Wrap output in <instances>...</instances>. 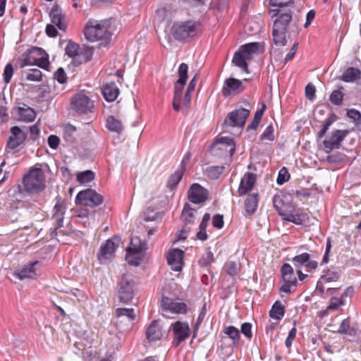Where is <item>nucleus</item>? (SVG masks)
<instances>
[{"instance_id":"nucleus-1","label":"nucleus","mask_w":361,"mask_h":361,"mask_svg":"<svg viewBox=\"0 0 361 361\" xmlns=\"http://www.w3.org/2000/svg\"><path fill=\"white\" fill-rule=\"evenodd\" d=\"M114 27L111 20L90 19L85 27L84 33L88 41L97 42L107 39L111 36Z\"/></svg>"},{"instance_id":"nucleus-2","label":"nucleus","mask_w":361,"mask_h":361,"mask_svg":"<svg viewBox=\"0 0 361 361\" xmlns=\"http://www.w3.org/2000/svg\"><path fill=\"white\" fill-rule=\"evenodd\" d=\"M270 13L271 17L276 16L273 25V39L276 45L285 46L287 43L286 32L287 26L292 19V14L290 11L280 13L278 9H272Z\"/></svg>"},{"instance_id":"nucleus-3","label":"nucleus","mask_w":361,"mask_h":361,"mask_svg":"<svg viewBox=\"0 0 361 361\" xmlns=\"http://www.w3.org/2000/svg\"><path fill=\"white\" fill-rule=\"evenodd\" d=\"M260 51L261 44L258 42H252L242 45L239 50L235 53L232 63L235 66L241 68L245 73H248L247 61Z\"/></svg>"},{"instance_id":"nucleus-4","label":"nucleus","mask_w":361,"mask_h":361,"mask_svg":"<svg viewBox=\"0 0 361 361\" xmlns=\"http://www.w3.org/2000/svg\"><path fill=\"white\" fill-rule=\"evenodd\" d=\"M260 51L261 44L258 42H252L242 45L239 50L235 53L232 63L235 66L241 68L245 73H248L247 61Z\"/></svg>"},{"instance_id":"nucleus-5","label":"nucleus","mask_w":361,"mask_h":361,"mask_svg":"<svg viewBox=\"0 0 361 361\" xmlns=\"http://www.w3.org/2000/svg\"><path fill=\"white\" fill-rule=\"evenodd\" d=\"M250 113V110L244 108L229 113L224 123L225 130L233 134L240 133Z\"/></svg>"},{"instance_id":"nucleus-6","label":"nucleus","mask_w":361,"mask_h":361,"mask_svg":"<svg viewBox=\"0 0 361 361\" xmlns=\"http://www.w3.org/2000/svg\"><path fill=\"white\" fill-rule=\"evenodd\" d=\"M200 28V24L193 20L178 21L172 25L170 33L176 39L184 40L195 36Z\"/></svg>"},{"instance_id":"nucleus-7","label":"nucleus","mask_w":361,"mask_h":361,"mask_svg":"<svg viewBox=\"0 0 361 361\" xmlns=\"http://www.w3.org/2000/svg\"><path fill=\"white\" fill-rule=\"evenodd\" d=\"M23 183L27 192H40L46 186L45 174L41 169L34 167L23 177Z\"/></svg>"},{"instance_id":"nucleus-8","label":"nucleus","mask_w":361,"mask_h":361,"mask_svg":"<svg viewBox=\"0 0 361 361\" xmlns=\"http://www.w3.org/2000/svg\"><path fill=\"white\" fill-rule=\"evenodd\" d=\"M147 250L146 243L139 237H133L126 249V260L133 266H138L143 260Z\"/></svg>"},{"instance_id":"nucleus-9","label":"nucleus","mask_w":361,"mask_h":361,"mask_svg":"<svg viewBox=\"0 0 361 361\" xmlns=\"http://www.w3.org/2000/svg\"><path fill=\"white\" fill-rule=\"evenodd\" d=\"M235 150V145L232 138L222 137L218 138L212 145L211 152L215 157L230 161Z\"/></svg>"},{"instance_id":"nucleus-10","label":"nucleus","mask_w":361,"mask_h":361,"mask_svg":"<svg viewBox=\"0 0 361 361\" xmlns=\"http://www.w3.org/2000/svg\"><path fill=\"white\" fill-rule=\"evenodd\" d=\"M32 65H36L42 68L47 69L49 66L48 54L41 48H32L25 56L22 66Z\"/></svg>"},{"instance_id":"nucleus-11","label":"nucleus","mask_w":361,"mask_h":361,"mask_svg":"<svg viewBox=\"0 0 361 361\" xmlns=\"http://www.w3.org/2000/svg\"><path fill=\"white\" fill-rule=\"evenodd\" d=\"M66 54L70 58H73L75 63L81 64L90 60L92 56V50L90 49H80L78 44L69 41L65 49Z\"/></svg>"},{"instance_id":"nucleus-12","label":"nucleus","mask_w":361,"mask_h":361,"mask_svg":"<svg viewBox=\"0 0 361 361\" xmlns=\"http://www.w3.org/2000/svg\"><path fill=\"white\" fill-rule=\"evenodd\" d=\"M76 204H80L90 207H96L103 202V197L94 190L87 189L82 190L77 195Z\"/></svg>"},{"instance_id":"nucleus-13","label":"nucleus","mask_w":361,"mask_h":361,"mask_svg":"<svg viewBox=\"0 0 361 361\" xmlns=\"http://www.w3.org/2000/svg\"><path fill=\"white\" fill-rule=\"evenodd\" d=\"M188 66L186 63H181L178 68V80L175 84L174 97L173 100V109H178V102L180 97L182 95L184 86L188 79Z\"/></svg>"},{"instance_id":"nucleus-14","label":"nucleus","mask_w":361,"mask_h":361,"mask_svg":"<svg viewBox=\"0 0 361 361\" xmlns=\"http://www.w3.org/2000/svg\"><path fill=\"white\" fill-rule=\"evenodd\" d=\"M120 239L117 237L112 238L106 241L101 246L97 257L101 263H106L111 259L114 254L116 249L118 247Z\"/></svg>"},{"instance_id":"nucleus-15","label":"nucleus","mask_w":361,"mask_h":361,"mask_svg":"<svg viewBox=\"0 0 361 361\" xmlns=\"http://www.w3.org/2000/svg\"><path fill=\"white\" fill-rule=\"evenodd\" d=\"M348 130H336L331 132L323 142L324 150L326 153L331 152L334 149H338L344 137L348 135Z\"/></svg>"},{"instance_id":"nucleus-16","label":"nucleus","mask_w":361,"mask_h":361,"mask_svg":"<svg viewBox=\"0 0 361 361\" xmlns=\"http://www.w3.org/2000/svg\"><path fill=\"white\" fill-rule=\"evenodd\" d=\"M10 133L11 135L8 140L7 149L13 150L18 148L25 141L27 130L25 127L13 126L11 128Z\"/></svg>"},{"instance_id":"nucleus-17","label":"nucleus","mask_w":361,"mask_h":361,"mask_svg":"<svg viewBox=\"0 0 361 361\" xmlns=\"http://www.w3.org/2000/svg\"><path fill=\"white\" fill-rule=\"evenodd\" d=\"M133 280L130 275H123L119 284L118 293L121 300L129 302L133 296Z\"/></svg>"},{"instance_id":"nucleus-18","label":"nucleus","mask_w":361,"mask_h":361,"mask_svg":"<svg viewBox=\"0 0 361 361\" xmlns=\"http://www.w3.org/2000/svg\"><path fill=\"white\" fill-rule=\"evenodd\" d=\"M12 114L16 120L23 122H32L36 117L35 110L25 104L16 106Z\"/></svg>"},{"instance_id":"nucleus-19","label":"nucleus","mask_w":361,"mask_h":361,"mask_svg":"<svg viewBox=\"0 0 361 361\" xmlns=\"http://www.w3.org/2000/svg\"><path fill=\"white\" fill-rule=\"evenodd\" d=\"M171 326L174 334L173 343L178 346L189 336L190 327L188 323L180 321L173 323Z\"/></svg>"},{"instance_id":"nucleus-20","label":"nucleus","mask_w":361,"mask_h":361,"mask_svg":"<svg viewBox=\"0 0 361 361\" xmlns=\"http://www.w3.org/2000/svg\"><path fill=\"white\" fill-rule=\"evenodd\" d=\"M189 200L194 204L204 202L208 197V191L198 183H193L188 192Z\"/></svg>"},{"instance_id":"nucleus-21","label":"nucleus","mask_w":361,"mask_h":361,"mask_svg":"<svg viewBox=\"0 0 361 361\" xmlns=\"http://www.w3.org/2000/svg\"><path fill=\"white\" fill-rule=\"evenodd\" d=\"M274 207L283 219L290 212L294 211V205L289 202L286 196L275 195L273 199Z\"/></svg>"},{"instance_id":"nucleus-22","label":"nucleus","mask_w":361,"mask_h":361,"mask_svg":"<svg viewBox=\"0 0 361 361\" xmlns=\"http://www.w3.org/2000/svg\"><path fill=\"white\" fill-rule=\"evenodd\" d=\"M51 24L56 25L60 30L65 32L67 28V21L65 14L59 5L55 4L50 13Z\"/></svg>"},{"instance_id":"nucleus-23","label":"nucleus","mask_w":361,"mask_h":361,"mask_svg":"<svg viewBox=\"0 0 361 361\" xmlns=\"http://www.w3.org/2000/svg\"><path fill=\"white\" fill-rule=\"evenodd\" d=\"M71 106L77 111L86 113L91 110L93 104L87 96L82 93H79L73 98Z\"/></svg>"},{"instance_id":"nucleus-24","label":"nucleus","mask_w":361,"mask_h":361,"mask_svg":"<svg viewBox=\"0 0 361 361\" xmlns=\"http://www.w3.org/2000/svg\"><path fill=\"white\" fill-rule=\"evenodd\" d=\"M167 261L171 269L180 271L183 265V252L180 249L170 250L167 255Z\"/></svg>"},{"instance_id":"nucleus-25","label":"nucleus","mask_w":361,"mask_h":361,"mask_svg":"<svg viewBox=\"0 0 361 361\" xmlns=\"http://www.w3.org/2000/svg\"><path fill=\"white\" fill-rule=\"evenodd\" d=\"M162 310L174 314H184L187 312L186 304L176 302L170 298H164L161 300Z\"/></svg>"},{"instance_id":"nucleus-26","label":"nucleus","mask_w":361,"mask_h":361,"mask_svg":"<svg viewBox=\"0 0 361 361\" xmlns=\"http://www.w3.org/2000/svg\"><path fill=\"white\" fill-rule=\"evenodd\" d=\"M39 264L38 261H35L32 263L25 265L22 269L16 270L14 272L16 276L20 280L25 279H35L37 276V266Z\"/></svg>"},{"instance_id":"nucleus-27","label":"nucleus","mask_w":361,"mask_h":361,"mask_svg":"<svg viewBox=\"0 0 361 361\" xmlns=\"http://www.w3.org/2000/svg\"><path fill=\"white\" fill-rule=\"evenodd\" d=\"M244 89L240 80L235 78H228L226 80L224 86L222 89L224 96L227 97L231 94H235L242 92Z\"/></svg>"},{"instance_id":"nucleus-28","label":"nucleus","mask_w":361,"mask_h":361,"mask_svg":"<svg viewBox=\"0 0 361 361\" xmlns=\"http://www.w3.org/2000/svg\"><path fill=\"white\" fill-rule=\"evenodd\" d=\"M256 181V176L252 173L247 172L242 178L238 190L240 196L245 195L250 191Z\"/></svg>"},{"instance_id":"nucleus-29","label":"nucleus","mask_w":361,"mask_h":361,"mask_svg":"<svg viewBox=\"0 0 361 361\" xmlns=\"http://www.w3.org/2000/svg\"><path fill=\"white\" fill-rule=\"evenodd\" d=\"M293 262L295 267L300 268L302 266L310 269H315L317 267V262L310 259V255L308 253H302L293 257Z\"/></svg>"},{"instance_id":"nucleus-30","label":"nucleus","mask_w":361,"mask_h":361,"mask_svg":"<svg viewBox=\"0 0 361 361\" xmlns=\"http://www.w3.org/2000/svg\"><path fill=\"white\" fill-rule=\"evenodd\" d=\"M66 209V203L63 201L58 200L53 209V219L56 224V229L62 226Z\"/></svg>"},{"instance_id":"nucleus-31","label":"nucleus","mask_w":361,"mask_h":361,"mask_svg":"<svg viewBox=\"0 0 361 361\" xmlns=\"http://www.w3.org/2000/svg\"><path fill=\"white\" fill-rule=\"evenodd\" d=\"M308 219L307 213L302 212L301 209H298L294 207V211L290 212L286 217V221L293 222L295 224H302L306 222Z\"/></svg>"},{"instance_id":"nucleus-32","label":"nucleus","mask_w":361,"mask_h":361,"mask_svg":"<svg viewBox=\"0 0 361 361\" xmlns=\"http://www.w3.org/2000/svg\"><path fill=\"white\" fill-rule=\"evenodd\" d=\"M281 271L283 282L297 285L296 276L294 274L293 267L290 264H284L281 267Z\"/></svg>"},{"instance_id":"nucleus-33","label":"nucleus","mask_w":361,"mask_h":361,"mask_svg":"<svg viewBox=\"0 0 361 361\" xmlns=\"http://www.w3.org/2000/svg\"><path fill=\"white\" fill-rule=\"evenodd\" d=\"M146 336L150 341L159 340L162 337L163 334L157 321H154L151 323L147 330Z\"/></svg>"},{"instance_id":"nucleus-34","label":"nucleus","mask_w":361,"mask_h":361,"mask_svg":"<svg viewBox=\"0 0 361 361\" xmlns=\"http://www.w3.org/2000/svg\"><path fill=\"white\" fill-rule=\"evenodd\" d=\"M329 330L338 333V334H348L350 336L355 335V331L353 329H350V321L349 319H343L341 323L340 324V326L338 327H336L334 324H330L329 325Z\"/></svg>"},{"instance_id":"nucleus-35","label":"nucleus","mask_w":361,"mask_h":361,"mask_svg":"<svg viewBox=\"0 0 361 361\" xmlns=\"http://www.w3.org/2000/svg\"><path fill=\"white\" fill-rule=\"evenodd\" d=\"M103 95L108 102L114 101L118 94V88L114 82L107 83L103 88Z\"/></svg>"},{"instance_id":"nucleus-36","label":"nucleus","mask_w":361,"mask_h":361,"mask_svg":"<svg viewBox=\"0 0 361 361\" xmlns=\"http://www.w3.org/2000/svg\"><path fill=\"white\" fill-rule=\"evenodd\" d=\"M185 169L183 166L178 168L168 179L166 187L172 190L176 188L179 182L181 180L184 174Z\"/></svg>"},{"instance_id":"nucleus-37","label":"nucleus","mask_w":361,"mask_h":361,"mask_svg":"<svg viewBox=\"0 0 361 361\" xmlns=\"http://www.w3.org/2000/svg\"><path fill=\"white\" fill-rule=\"evenodd\" d=\"M258 201L259 195L257 193L255 192L248 195L245 202V211L247 214L252 215L255 212L257 208Z\"/></svg>"},{"instance_id":"nucleus-38","label":"nucleus","mask_w":361,"mask_h":361,"mask_svg":"<svg viewBox=\"0 0 361 361\" xmlns=\"http://www.w3.org/2000/svg\"><path fill=\"white\" fill-rule=\"evenodd\" d=\"M339 278V275L336 272H328L325 275L321 277L319 283L322 287L321 290L323 291L324 288H326L327 290L336 288V287H331L328 286L331 281H336Z\"/></svg>"},{"instance_id":"nucleus-39","label":"nucleus","mask_w":361,"mask_h":361,"mask_svg":"<svg viewBox=\"0 0 361 361\" xmlns=\"http://www.w3.org/2000/svg\"><path fill=\"white\" fill-rule=\"evenodd\" d=\"M106 127L112 132L121 133L123 130L121 121L113 116H109L106 119Z\"/></svg>"},{"instance_id":"nucleus-40","label":"nucleus","mask_w":361,"mask_h":361,"mask_svg":"<svg viewBox=\"0 0 361 361\" xmlns=\"http://www.w3.org/2000/svg\"><path fill=\"white\" fill-rule=\"evenodd\" d=\"M361 76V72L355 68H348L342 75V80L345 82H354L358 80Z\"/></svg>"},{"instance_id":"nucleus-41","label":"nucleus","mask_w":361,"mask_h":361,"mask_svg":"<svg viewBox=\"0 0 361 361\" xmlns=\"http://www.w3.org/2000/svg\"><path fill=\"white\" fill-rule=\"evenodd\" d=\"M270 317L275 319H281L284 314L283 306L279 302H276L269 312Z\"/></svg>"},{"instance_id":"nucleus-42","label":"nucleus","mask_w":361,"mask_h":361,"mask_svg":"<svg viewBox=\"0 0 361 361\" xmlns=\"http://www.w3.org/2000/svg\"><path fill=\"white\" fill-rule=\"evenodd\" d=\"M94 173L92 171L89 170L82 172L77 176V180L81 184L88 183L91 182L94 179Z\"/></svg>"},{"instance_id":"nucleus-43","label":"nucleus","mask_w":361,"mask_h":361,"mask_svg":"<svg viewBox=\"0 0 361 361\" xmlns=\"http://www.w3.org/2000/svg\"><path fill=\"white\" fill-rule=\"evenodd\" d=\"M190 102H191V95L189 94L188 93L185 92L183 97H182V95H180V100L178 102V106H179L178 109H174V110L175 111H184L185 109H187L190 104Z\"/></svg>"},{"instance_id":"nucleus-44","label":"nucleus","mask_w":361,"mask_h":361,"mask_svg":"<svg viewBox=\"0 0 361 361\" xmlns=\"http://www.w3.org/2000/svg\"><path fill=\"white\" fill-rule=\"evenodd\" d=\"M116 315L118 317H126L130 321L133 320L135 317L133 309L128 308H118Z\"/></svg>"},{"instance_id":"nucleus-45","label":"nucleus","mask_w":361,"mask_h":361,"mask_svg":"<svg viewBox=\"0 0 361 361\" xmlns=\"http://www.w3.org/2000/svg\"><path fill=\"white\" fill-rule=\"evenodd\" d=\"M224 333L229 336L233 341L238 342L240 338V332L239 330L232 326L226 327L224 329Z\"/></svg>"},{"instance_id":"nucleus-46","label":"nucleus","mask_w":361,"mask_h":361,"mask_svg":"<svg viewBox=\"0 0 361 361\" xmlns=\"http://www.w3.org/2000/svg\"><path fill=\"white\" fill-rule=\"evenodd\" d=\"M347 116L355 125L361 123V114L357 110L354 109H348L347 111Z\"/></svg>"},{"instance_id":"nucleus-47","label":"nucleus","mask_w":361,"mask_h":361,"mask_svg":"<svg viewBox=\"0 0 361 361\" xmlns=\"http://www.w3.org/2000/svg\"><path fill=\"white\" fill-rule=\"evenodd\" d=\"M346 158V156L340 152H336L332 154H330L327 157V160L330 163L337 164L343 161Z\"/></svg>"},{"instance_id":"nucleus-48","label":"nucleus","mask_w":361,"mask_h":361,"mask_svg":"<svg viewBox=\"0 0 361 361\" xmlns=\"http://www.w3.org/2000/svg\"><path fill=\"white\" fill-rule=\"evenodd\" d=\"M42 72L38 69H32L27 74L26 78L30 81L38 82L42 80Z\"/></svg>"},{"instance_id":"nucleus-49","label":"nucleus","mask_w":361,"mask_h":361,"mask_svg":"<svg viewBox=\"0 0 361 361\" xmlns=\"http://www.w3.org/2000/svg\"><path fill=\"white\" fill-rule=\"evenodd\" d=\"M343 93L339 90H334L330 95V101L332 104L339 105L343 101Z\"/></svg>"},{"instance_id":"nucleus-50","label":"nucleus","mask_w":361,"mask_h":361,"mask_svg":"<svg viewBox=\"0 0 361 361\" xmlns=\"http://www.w3.org/2000/svg\"><path fill=\"white\" fill-rule=\"evenodd\" d=\"M194 218L192 210L190 208L185 207L181 214V219L185 223H190L193 221Z\"/></svg>"},{"instance_id":"nucleus-51","label":"nucleus","mask_w":361,"mask_h":361,"mask_svg":"<svg viewBox=\"0 0 361 361\" xmlns=\"http://www.w3.org/2000/svg\"><path fill=\"white\" fill-rule=\"evenodd\" d=\"M226 272L231 276H235L238 274L240 268L234 262H228L225 264Z\"/></svg>"},{"instance_id":"nucleus-52","label":"nucleus","mask_w":361,"mask_h":361,"mask_svg":"<svg viewBox=\"0 0 361 361\" xmlns=\"http://www.w3.org/2000/svg\"><path fill=\"white\" fill-rule=\"evenodd\" d=\"M289 177L290 175L288 170L285 167L282 168L279 173L277 183L279 185L283 184L285 182L288 180Z\"/></svg>"},{"instance_id":"nucleus-53","label":"nucleus","mask_w":361,"mask_h":361,"mask_svg":"<svg viewBox=\"0 0 361 361\" xmlns=\"http://www.w3.org/2000/svg\"><path fill=\"white\" fill-rule=\"evenodd\" d=\"M261 139L269 141H272L274 139V128L272 126H269L268 127H267V128L261 135Z\"/></svg>"},{"instance_id":"nucleus-54","label":"nucleus","mask_w":361,"mask_h":361,"mask_svg":"<svg viewBox=\"0 0 361 361\" xmlns=\"http://www.w3.org/2000/svg\"><path fill=\"white\" fill-rule=\"evenodd\" d=\"M54 78L61 84H63L66 82L67 76L62 68H59L54 73Z\"/></svg>"},{"instance_id":"nucleus-55","label":"nucleus","mask_w":361,"mask_h":361,"mask_svg":"<svg viewBox=\"0 0 361 361\" xmlns=\"http://www.w3.org/2000/svg\"><path fill=\"white\" fill-rule=\"evenodd\" d=\"M13 74V68L12 66L8 63L5 67L4 71V80L6 83H9Z\"/></svg>"},{"instance_id":"nucleus-56","label":"nucleus","mask_w":361,"mask_h":361,"mask_svg":"<svg viewBox=\"0 0 361 361\" xmlns=\"http://www.w3.org/2000/svg\"><path fill=\"white\" fill-rule=\"evenodd\" d=\"M213 261H214L213 253L212 252L209 251L206 253V255L204 257H202L200 259L199 263L202 266H207V265L211 264L212 262H213Z\"/></svg>"},{"instance_id":"nucleus-57","label":"nucleus","mask_w":361,"mask_h":361,"mask_svg":"<svg viewBox=\"0 0 361 361\" xmlns=\"http://www.w3.org/2000/svg\"><path fill=\"white\" fill-rule=\"evenodd\" d=\"M296 327L294 325V326L291 329V330L288 333V336L286 340V345L287 348H290L292 345L293 341L295 338L296 336Z\"/></svg>"},{"instance_id":"nucleus-58","label":"nucleus","mask_w":361,"mask_h":361,"mask_svg":"<svg viewBox=\"0 0 361 361\" xmlns=\"http://www.w3.org/2000/svg\"><path fill=\"white\" fill-rule=\"evenodd\" d=\"M224 216L223 215L216 214L212 218V224L217 228H221L224 226Z\"/></svg>"},{"instance_id":"nucleus-59","label":"nucleus","mask_w":361,"mask_h":361,"mask_svg":"<svg viewBox=\"0 0 361 361\" xmlns=\"http://www.w3.org/2000/svg\"><path fill=\"white\" fill-rule=\"evenodd\" d=\"M241 332L245 336L250 338L252 336V325L250 323H243L241 325Z\"/></svg>"},{"instance_id":"nucleus-60","label":"nucleus","mask_w":361,"mask_h":361,"mask_svg":"<svg viewBox=\"0 0 361 361\" xmlns=\"http://www.w3.org/2000/svg\"><path fill=\"white\" fill-rule=\"evenodd\" d=\"M343 304V302L341 299L338 298H331L330 302L327 307V310H338L339 306Z\"/></svg>"},{"instance_id":"nucleus-61","label":"nucleus","mask_w":361,"mask_h":361,"mask_svg":"<svg viewBox=\"0 0 361 361\" xmlns=\"http://www.w3.org/2000/svg\"><path fill=\"white\" fill-rule=\"evenodd\" d=\"M6 99L4 95L0 97V116L1 117L7 116Z\"/></svg>"},{"instance_id":"nucleus-62","label":"nucleus","mask_w":361,"mask_h":361,"mask_svg":"<svg viewBox=\"0 0 361 361\" xmlns=\"http://www.w3.org/2000/svg\"><path fill=\"white\" fill-rule=\"evenodd\" d=\"M167 11L164 8H158L156 11L155 18L156 19L161 22L165 20V18L167 17Z\"/></svg>"},{"instance_id":"nucleus-63","label":"nucleus","mask_w":361,"mask_h":361,"mask_svg":"<svg viewBox=\"0 0 361 361\" xmlns=\"http://www.w3.org/2000/svg\"><path fill=\"white\" fill-rule=\"evenodd\" d=\"M297 285L290 284L289 283L283 282V285L280 288V291L289 294L293 292Z\"/></svg>"},{"instance_id":"nucleus-64","label":"nucleus","mask_w":361,"mask_h":361,"mask_svg":"<svg viewBox=\"0 0 361 361\" xmlns=\"http://www.w3.org/2000/svg\"><path fill=\"white\" fill-rule=\"evenodd\" d=\"M53 24H48L46 27V33L49 37H56L58 35V31Z\"/></svg>"}]
</instances>
